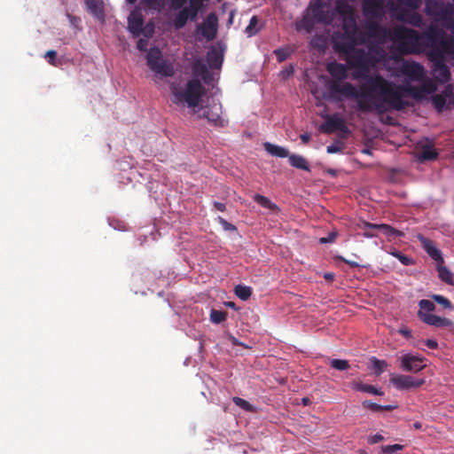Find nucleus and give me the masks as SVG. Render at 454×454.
Returning a JSON list of instances; mask_svg holds the SVG:
<instances>
[{
    "label": "nucleus",
    "instance_id": "f257e3e1",
    "mask_svg": "<svg viewBox=\"0 0 454 454\" xmlns=\"http://www.w3.org/2000/svg\"><path fill=\"white\" fill-rule=\"evenodd\" d=\"M419 86H414L407 82L403 85H396L387 81V92H377L376 98L372 102L368 100H358L357 108L362 112H372L373 110L383 113L387 108L396 111L404 110L410 103L404 99L410 96L415 100H421L427 94H432L437 90L436 84L431 80L422 81Z\"/></svg>",
    "mask_w": 454,
    "mask_h": 454
},
{
    "label": "nucleus",
    "instance_id": "f03ea898",
    "mask_svg": "<svg viewBox=\"0 0 454 454\" xmlns=\"http://www.w3.org/2000/svg\"><path fill=\"white\" fill-rule=\"evenodd\" d=\"M344 55L348 66L356 69L352 73L353 78L364 81L360 85L362 98L359 100L372 102L376 98L377 92H387V80L379 74H370V69L374 61L369 52L363 48L355 47Z\"/></svg>",
    "mask_w": 454,
    "mask_h": 454
},
{
    "label": "nucleus",
    "instance_id": "7ed1b4c3",
    "mask_svg": "<svg viewBox=\"0 0 454 454\" xmlns=\"http://www.w3.org/2000/svg\"><path fill=\"white\" fill-rule=\"evenodd\" d=\"M171 102L180 107L195 109L200 106L206 90L197 78L189 80L184 86L173 82L169 84Z\"/></svg>",
    "mask_w": 454,
    "mask_h": 454
},
{
    "label": "nucleus",
    "instance_id": "20e7f679",
    "mask_svg": "<svg viewBox=\"0 0 454 454\" xmlns=\"http://www.w3.org/2000/svg\"><path fill=\"white\" fill-rule=\"evenodd\" d=\"M326 69L332 76V81L328 84L331 98L335 101L340 100V96L355 98L357 101L362 98L360 88L357 90L350 82H342L348 78V68L345 65L334 61L329 63Z\"/></svg>",
    "mask_w": 454,
    "mask_h": 454
},
{
    "label": "nucleus",
    "instance_id": "39448f33",
    "mask_svg": "<svg viewBox=\"0 0 454 454\" xmlns=\"http://www.w3.org/2000/svg\"><path fill=\"white\" fill-rule=\"evenodd\" d=\"M396 51L403 55L419 53L422 51L421 34L405 27H398L393 33Z\"/></svg>",
    "mask_w": 454,
    "mask_h": 454
},
{
    "label": "nucleus",
    "instance_id": "423d86ee",
    "mask_svg": "<svg viewBox=\"0 0 454 454\" xmlns=\"http://www.w3.org/2000/svg\"><path fill=\"white\" fill-rule=\"evenodd\" d=\"M422 50L431 48V56L437 55L438 51H450V43L446 40L445 32L437 26L431 25L421 34Z\"/></svg>",
    "mask_w": 454,
    "mask_h": 454
},
{
    "label": "nucleus",
    "instance_id": "0eeeda50",
    "mask_svg": "<svg viewBox=\"0 0 454 454\" xmlns=\"http://www.w3.org/2000/svg\"><path fill=\"white\" fill-rule=\"evenodd\" d=\"M146 63L151 71L160 79L174 76L176 70L174 64L168 59H164L161 51L158 47H152L146 55Z\"/></svg>",
    "mask_w": 454,
    "mask_h": 454
},
{
    "label": "nucleus",
    "instance_id": "6e6552de",
    "mask_svg": "<svg viewBox=\"0 0 454 454\" xmlns=\"http://www.w3.org/2000/svg\"><path fill=\"white\" fill-rule=\"evenodd\" d=\"M142 11V6L136 5L130 12L127 19L128 30L134 37H137L143 34L145 37L149 38L153 34L154 26L152 23H148L145 26V19Z\"/></svg>",
    "mask_w": 454,
    "mask_h": 454
},
{
    "label": "nucleus",
    "instance_id": "1a4fd4ad",
    "mask_svg": "<svg viewBox=\"0 0 454 454\" xmlns=\"http://www.w3.org/2000/svg\"><path fill=\"white\" fill-rule=\"evenodd\" d=\"M364 41V37L342 32H336L333 35V48L340 54L350 51L356 44L363 43Z\"/></svg>",
    "mask_w": 454,
    "mask_h": 454
},
{
    "label": "nucleus",
    "instance_id": "9d476101",
    "mask_svg": "<svg viewBox=\"0 0 454 454\" xmlns=\"http://www.w3.org/2000/svg\"><path fill=\"white\" fill-rule=\"evenodd\" d=\"M398 73L408 82H422L426 78L424 67L413 60L403 59L398 67Z\"/></svg>",
    "mask_w": 454,
    "mask_h": 454
},
{
    "label": "nucleus",
    "instance_id": "9b49d317",
    "mask_svg": "<svg viewBox=\"0 0 454 454\" xmlns=\"http://www.w3.org/2000/svg\"><path fill=\"white\" fill-rule=\"evenodd\" d=\"M325 121L322 123L318 128L320 132L325 134H332L337 130L344 133L349 132L345 120L338 114H327L325 116Z\"/></svg>",
    "mask_w": 454,
    "mask_h": 454
},
{
    "label": "nucleus",
    "instance_id": "f8f14e48",
    "mask_svg": "<svg viewBox=\"0 0 454 454\" xmlns=\"http://www.w3.org/2000/svg\"><path fill=\"white\" fill-rule=\"evenodd\" d=\"M431 57L434 59L432 67V74L434 80L440 83L448 82L450 79V72L443 60L442 52L438 51L437 55Z\"/></svg>",
    "mask_w": 454,
    "mask_h": 454
},
{
    "label": "nucleus",
    "instance_id": "ddd939ff",
    "mask_svg": "<svg viewBox=\"0 0 454 454\" xmlns=\"http://www.w3.org/2000/svg\"><path fill=\"white\" fill-rule=\"evenodd\" d=\"M425 360L424 356L406 353L400 357V368L404 372L416 373L426 367Z\"/></svg>",
    "mask_w": 454,
    "mask_h": 454
},
{
    "label": "nucleus",
    "instance_id": "4468645a",
    "mask_svg": "<svg viewBox=\"0 0 454 454\" xmlns=\"http://www.w3.org/2000/svg\"><path fill=\"white\" fill-rule=\"evenodd\" d=\"M338 12L343 15L342 19V33L351 34L357 36L364 37L362 32L359 30L358 26L356 24V18L349 9L348 6H344L343 8L338 7Z\"/></svg>",
    "mask_w": 454,
    "mask_h": 454
},
{
    "label": "nucleus",
    "instance_id": "2eb2a0df",
    "mask_svg": "<svg viewBox=\"0 0 454 454\" xmlns=\"http://www.w3.org/2000/svg\"><path fill=\"white\" fill-rule=\"evenodd\" d=\"M393 385L400 390H408L411 388H417L425 383V379H416L410 375H396L391 378Z\"/></svg>",
    "mask_w": 454,
    "mask_h": 454
},
{
    "label": "nucleus",
    "instance_id": "dca6fc26",
    "mask_svg": "<svg viewBox=\"0 0 454 454\" xmlns=\"http://www.w3.org/2000/svg\"><path fill=\"white\" fill-rule=\"evenodd\" d=\"M418 317L425 324L436 327H450L454 325V323L449 318L442 317L431 313H426L421 310L418 311Z\"/></svg>",
    "mask_w": 454,
    "mask_h": 454
},
{
    "label": "nucleus",
    "instance_id": "f3484780",
    "mask_svg": "<svg viewBox=\"0 0 454 454\" xmlns=\"http://www.w3.org/2000/svg\"><path fill=\"white\" fill-rule=\"evenodd\" d=\"M397 19L417 27H421L424 25L423 17L414 10L402 9Z\"/></svg>",
    "mask_w": 454,
    "mask_h": 454
},
{
    "label": "nucleus",
    "instance_id": "a211bd4d",
    "mask_svg": "<svg viewBox=\"0 0 454 454\" xmlns=\"http://www.w3.org/2000/svg\"><path fill=\"white\" fill-rule=\"evenodd\" d=\"M201 35L207 40H213L217 33V18L214 13L209 14L201 25Z\"/></svg>",
    "mask_w": 454,
    "mask_h": 454
},
{
    "label": "nucleus",
    "instance_id": "6ab92c4d",
    "mask_svg": "<svg viewBox=\"0 0 454 454\" xmlns=\"http://www.w3.org/2000/svg\"><path fill=\"white\" fill-rule=\"evenodd\" d=\"M362 8L366 17L376 19L381 14L382 4L378 0H364Z\"/></svg>",
    "mask_w": 454,
    "mask_h": 454
},
{
    "label": "nucleus",
    "instance_id": "aec40b11",
    "mask_svg": "<svg viewBox=\"0 0 454 454\" xmlns=\"http://www.w3.org/2000/svg\"><path fill=\"white\" fill-rule=\"evenodd\" d=\"M420 241L424 250L434 261H435L436 264L439 262H444L441 250L435 247L433 240L422 237L420 238Z\"/></svg>",
    "mask_w": 454,
    "mask_h": 454
},
{
    "label": "nucleus",
    "instance_id": "412c9836",
    "mask_svg": "<svg viewBox=\"0 0 454 454\" xmlns=\"http://www.w3.org/2000/svg\"><path fill=\"white\" fill-rule=\"evenodd\" d=\"M311 17L318 23H329L330 18L325 6L319 1L315 3L311 9Z\"/></svg>",
    "mask_w": 454,
    "mask_h": 454
},
{
    "label": "nucleus",
    "instance_id": "4be33fe9",
    "mask_svg": "<svg viewBox=\"0 0 454 454\" xmlns=\"http://www.w3.org/2000/svg\"><path fill=\"white\" fill-rule=\"evenodd\" d=\"M200 117L207 119V121L215 126L221 125V107L214 106L212 107H206Z\"/></svg>",
    "mask_w": 454,
    "mask_h": 454
},
{
    "label": "nucleus",
    "instance_id": "5701e85b",
    "mask_svg": "<svg viewBox=\"0 0 454 454\" xmlns=\"http://www.w3.org/2000/svg\"><path fill=\"white\" fill-rule=\"evenodd\" d=\"M207 61L211 68H220L223 61L222 51L215 47H211L207 53Z\"/></svg>",
    "mask_w": 454,
    "mask_h": 454
},
{
    "label": "nucleus",
    "instance_id": "b1692460",
    "mask_svg": "<svg viewBox=\"0 0 454 454\" xmlns=\"http://www.w3.org/2000/svg\"><path fill=\"white\" fill-rule=\"evenodd\" d=\"M87 11L97 19H103L104 2L103 0H84Z\"/></svg>",
    "mask_w": 454,
    "mask_h": 454
},
{
    "label": "nucleus",
    "instance_id": "393cba45",
    "mask_svg": "<svg viewBox=\"0 0 454 454\" xmlns=\"http://www.w3.org/2000/svg\"><path fill=\"white\" fill-rule=\"evenodd\" d=\"M365 225L370 229L380 231L387 237H401L403 235L402 231L395 230L388 224H376L367 223Z\"/></svg>",
    "mask_w": 454,
    "mask_h": 454
},
{
    "label": "nucleus",
    "instance_id": "a878e982",
    "mask_svg": "<svg viewBox=\"0 0 454 454\" xmlns=\"http://www.w3.org/2000/svg\"><path fill=\"white\" fill-rule=\"evenodd\" d=\"M138 6H142V10L153 11L157 12H162L166 7L165 0H141Z\"/></svg>",
    "mask_w": 454,
    "mask_h": 454
},
{
    "label": "nucleus",
    "instance_id": "bb28decb",
    "mask_svg": "<svg viewBox=\"0 0 454 454\" xmlns=\"http://www.w3.org/2000/svg\"><path fill=\"white\" fill-rule=\"evenodd\" d=\"M443 263L439 262L436 264L438 278L447 285H454L453 273Z\"/></svg>",
    "mask_w": 454,
    "mask_h": 454
},
{
    "label": "nucleus",
    "instance_id": "cd10ccee",
    "mask_svg": "<svg viewBox=\"0 0 454 454\" xmlns=\"http://www.w3.org/2000/svg\"><path fill=\"white\" fill-rule=\"evenodd\" d=\"M264 148L266 152L272 156L286 158L289 157L290 155L289 151L286 148L270 144L269 142L264 143Z\"/></svg>",
    "mask_w": 454,
    "mask_h": 454
},
{
    "label": "nucleus",
    "instance_id": "c85d7f7f",
    "mask_svg": "<svg viewBox=\"0 0 454 454\" xmlns=\"http://www.w3.org/2000/svg\"><path fill=\"white\" fill-rule=\"evenodd\" d=\"M350 386H351V388L356 391L366 392V393H370V394H372L375 395H383V392L377 389L374 386L369 385V384H364L362 381H353L350 384Z\"/></svg>",
    "mask_w": 454,
    "mask_h": 454
},
{
    "label": "nucleus",
    "instance_id": "c756f323",
    "mask_svg": "<svg viewBox=\"0 0 454 454\" xmlns=\"http://www.w3.org/2000/svg\"><path fill=\"white\" fill-rule=\"evenodd\" d=\"M288 160L290 165L294 168L306 171L310 170L307 160L301 155L290 154L288 157Z\"/></svg>",
    "mask_w": 454,
    "mask_h": 454
},
{
    "label": "nucleus",
    "instance_id": "7c9ffc66",
    "mask_svg": "<svg viewBox=\"0 0 454 454\" xmlns=\"http://www.w3.org/2000/svg\"><path fill=\"white\" fill-rule=\"evenodd\" d=\"M365 28L368 35L371 37H380L384 36L386 34L385 28H383L376 21H368L366 23Z\"/></svg>",
    "mask_w": 454,
    "mask_h": 454
},
{
    "label": "nucleus",
    "instance_id": "2f4dec72",
    "mask_svg": "<svg viewBox=\"0 0 454 454\" xmlns=\"http://www.w3.org/2000/svg\"><path fill=\"white\" fill-rule=\"evenodd\" d=\"M316 20L311 16H304L300 21L296 23V29L298 31H305L308 34H310L316 24Z\"/></svg>",
    "mask_w": 454,
    "mask_h": 454
},
{
    "label": "nucleus",
    "instance_id": "473e14b6",
    "mask_svg": "<svg viewBox=\"0 0 454 454\" xmlns=\"http://www.w3.org/2000/svg\"><path fill=\"white\" fill-rule=\"evenodd\" d=\"M189 19L192 20V15L184 8H182L173 20L174 27L176 29L184 27Z\"/></svg>",
    "mask_w": 454,
    "mask_h": 454
},
{
    "label": "nucleus",
    "instance_id": "72a5a7b5",
    "mask_svg": "<svg viewBox=\"0 0 454 454\" xmlns=\"http://www.w3.org/2000/svg\"><path fill=\"white\" fill-rule=\"evenodd\" d=\"M454 13V7L450 4H447L440 9L439 13L435 17V20L437 21H448L451 20V17Z\"/></svg>",
    "mask_w": 454,
    "mask_h": 454
},
{
    "label": "nucleus",
    "instance_id": "f704fd0d",
    "mask_svg": "<svg viewBox=\"0 0 454 454\" xmlns=\"http://www.w3.org/2000/svg\"><path fill=\"white\" fill-rule=\"evenodd\" d=\"M443 5L444 3L441 0H427V13L435 18Z\"/></svg>",
    "mask_w": 454,
    "mask_h": 454
},
{
    "label": "nucleus",
    "instance_id": "c9c22d12",
    "mask_svg": "<svg viewBox=\"0 0 454 454\" xmlns=\"http://www.w3.org/2000/svg\"><path fill=\"white\" fill-rule=\"evenodd\" d=\"M437 152L431 145H424L419 153L420 160H432L437 158Z\"/></svg>",
    "mask_w": 454,
    "mask_h": 454
},
{
    "label": "nucleus",
    "instance_id": "e433bc0d",
    "mask_svg": "<svg viewBox=\"0 0 454 454\" xmlns=\"http://www.w3.org/2000/svg\"><path fill=\"white\" fill-rule=\"evenodd\" d=\"M204 0H189V5L184 9L192 15V20H195L199 11L203 6Z\"/></svg>",
    "mask_w": 454,
    "mask_h": 454
},
{
    "label": "nucleus",
    "instance_id": "4c0bfd02",
    "mask_svg": "<svg viewBox=\"0 0 454 454\" xmlns=\"http://www.w3.org/2000/svg\"><path fill=\"white\" fill-rule=\"evenodd\" d=\"M254 200L264 208H268L271 211L278 209L277 205L271 202L267 197L261 194H255Z\"/></svg>",
    "mask_w": 454,
    "mask_h": 454
},
{
    "label": "nucleus",
    "instance_id": "58836bf2",
    "mask_svg": "<svg viewBox=\"0 0 454 454\" xmlns=\"http://www.w3.org/2000/svg\"><path fill=\"white\" fill-rule=\"evenodd\" d=\"M235 294L242 301H247L252 295V289L249 286L238 285L234 288Z\"/></svg>",
    "mask_w": 454,
    "mask_h": 454
},
{
    "label": "nucleus",
    "instance_id": "ea45409f",
    "mask_svg": "<svg viewBox=\"0 0 454 454\" xmlns=\"http://www.w3.org/2000/svg\"><path fill=\"white\" fill-rule=\"evenodd\" d=\"M192 72L194 74L201 76L202 74L209 75V70L205 63L197 59L192 64Z\"/></svg>",
    "mask_w": 454,
    "mask_h": 454
},
{
    "label": "nucleus",
    "instance_id": "a19ab883",
    "mask_svg": "<svg viewBox=\"0 0 454 454\" xmlns=\"http://www.w3.org/2000/svg\"><path fill=\"white\" fill-rule=\"evenodd\" d=\"M329 364L332 368L338 371H347L350 368L348 361L343 359H330Z\"/></svg>",
    "mask_w": 454,
    "mask_h": 454
},
{
    "label": "nucleus",
    "instance_id": "79ce46f5",
    "mask_svg": "<svg viewBox=\"0 0 454 454\" xmlns=\"http://www.w3.org/2000/svg\"><path fill=\"white\" fill-rule=\"evenodd\" d=\"M258 23L259 19L257 18V16H253L250 19L249 24L245 30L249 37L255 35L259 32Z\"/></svg>",
    "mask_w": 454,
    "mask_h": 454
},
{
    "label": "nucleus",
    "instance_id": "37998d69",
    "mask_svg": "<svg viewBox=\"0 0 454 454\" xmlns=\"http://www.w3.org/2000/svg\"><path fill=\"white\" fill-rule=\"evenodd\" d=\"M227 312L223 310L212 309L210 312V320L215 324H220L226 320Z\"/></svg>",
    "mask_w": 454,
    "mask_h": 454
},
{
    "label": "nucleus",
    "instance_id": "c03bdc74",
    "mask_svg": "<svg viewBox=\"0 0 454 454\" xmlns=\"http://www.w3.org/2000/svg\"><path fill=\"white\" fill-rule=\"evenodd\" d=\"M292 53V50L288 47L278 48L274 51V54L278 62L286 60Z\"/></svg>",
    "mask_w": 454,
    "mask_h": 454
},
{
    "label": "nucleus",
    "instance_id": "a18cd8bd",
    "mask_svg": "<svg viewBox=\"0 0 454 454\" xmlns=\"http://www.w3.org/2000/svg\"><path fill=\"white\" fill-rule=\"evenodd\" d=\"M232 402L237 406H239V408L243 409L246 411H254V406L251 403H249L247 400H245L241 397L234 396L232 398Z\"/></svg>",
    "mask_w": 454,
    "mask_h": 454
},
{
    "label": "nucleus",
    "instance_id": "49530a36",
    "mask_svg": "<svg viewBox=\"0 0 454 454\" xmlns=\"http://www.w3.org/2000/svg\"><path fill=\"white\" fill-rule=\"evenodd\" d=\"M371 361L377 375H380L387 367V364L384 360H379L376 357H372Z\"/></svg>",
    "mask_w": 454,
    "mask_h": 454
},
{
    "label": "nucleus",
    "instance_id": "de8ad7c7",
    "mask_svg": "<svg viewBox=\"0 0 454 454\" xmlns=\"http://www.w3.org/2000/svg\"><path fill=\"white\" fill-rule=\"evenodd\" d=\"M432 102L438 112L442 111L446 104V98L443 95L436 94L433 96Z\"/></svg>",
    "mask_w": 454,
    "mask_h": 454
},
{
    "label": "nucleus",
    "instance_id": "09e8293b",
    "mask_svg": "<svg viewBox=\"0 0 454 454\" xmlns=\"http://www.w3.org/2000/svg\"><path fill=\"white\" fill-rule=\"evenodd\" d=\"M432 299L444 309H451L452 308V304L450 301V300L448 298L444 297L443 295L433 294Z\"/></svg>",
    "mask_w": 454,
    "mask_h": 454
},
{
    "label": "nucleus",
    "instance_id": "8fccbe9b",
    "mask_svg": "<svg viewBox=\"0 0 454 454\" xmlns=\"http://www.w3.org/2000/svg\"><path fill=\"white\" fill-rule=\"evenodd\" d=\"M419 310L424 311L426 313L432 312L435 309V305L433 301L429 300H420L419 301Z\"/></svg>",
    "mask_w": 454,
    "mask_h": 454
},
{
    "label": "nucleus",
    "instance_id": "3c124183",
    "mask_svg": "<svg viewBox=\"0 0 454 454\" xmlns=\"http://www.w3.org/2000/svg\"><path fill=\"white\" fill-rule=\"evenodd\" d=\"M392 254L397 258L402 264H403L404 266H410V265H412L414 263V261L412 258L402 254L400 251H395L392 253Z\"/></svg>",
    "mask_w": 454,
    "mask_h": 454
},
{
    "label": "nucleus",
    "instance_id": "603ef678",
    "mask_svg": "<svg viewBox=\"0 0 454 454\" xmlns=\"http://www.w3.org/2000/svg\"><path fill=\"white\" fill-rule=\"evenodd\" d=\"M403 449V445L402 444H393V445H384L381 447V454H393L398 450H402Z\"/></svg>",
    "mask_w": 454,
    "mask_h": 454
},
{
    "label": "nucleus",
    "instance_id": "864d4df0",
    "mask_svg": "<svg viewBox=\"0 0 454 454\" xmlns=\"http://www.w3.org/2000/svg\"><path fill=\"white\" fill-rule=\"evenodd\" d=\"M401 5L411 8V10H416L420 6V0H396Z\"/></svg>",
    "mask_w": 454,
    "mask_h": 454
},
{
    "label": "nucleus",
    "instance_id": "5fc2aeb1",
    "mask_svg": "<svg viewBox=\"0 0 454 454\" xmlns=\"http://www.w3.org/2000/svg\"><path fill=\"white\" fill-rule=\"evenodd\" d=\"M362 405L364 409L370 410L373 412L381 411V405L375 403L372 401L366 400L362 403Z\"/></svg>",
    "mask_w": 454,
    "mask_h": 454
},
{
    "label": "nucleus",
    "instance_id": "6e6d98bb",
    "mask_svg": "<svg viewBox=\"0 0 454 454\" xmlns=\"http://www.w3.org/2000/svg\"><path fill=\"white\" fill-rule=\"evenodd\" d=\"M343 148H344V146H343L342 143L337 141L336 143L328 145L326 147V152L331 154L338 153H341L343 151Z\"/></svg>",
    "mask_w": 454,
    "mask_h": 454
},
{
    "label": "nucleus",
    "instance_id": "4d7b16f0",
    "mask_svg": "<svg viewBox=\"0 0 454 454\" xmlns=\"http://www.w3.org/2000/svg\"><path fill=\"white\" fill-rule=\"evenodd\" d=\"M56 57H57V51L54 50L48 51L44 55V58L47 59L49 64H51L52 66H56V64H55Z\"/></svg>",
    "mask_w": 454,
    "mask_h": 454
},
{
    "label": "nucleus",
    "instance_id": "13d9d810",
    "mask_svg": "<svg viewBox=\"0 0 454 454\" xmlns=\"http://www.w3.org/2000/svg\"><path fill=\"white\" fill-rule=\"evenodd\" d=\"M383 440H384L383 435H381L380 434H376L369 436L367 442L369 444H376L380 442H382Z\"/></svg>",
    "mask_w": 454,
    "mask_h": 454
},
{
    "label": "nucleus",
    "instance_id": "bf43d9fd",
    "mask_svg": "<svg viewBox=\"0 0 454 454\" xmlns=\"http://www.w3.org/2000/svg\"><path fill=\"white\" fill-rule=\"evenodd\" d=\"M147 45H148V40H147V37L146 38H140L138 39L137 43V50H139L140 51H146L147 49Z\"/></svg>",
    "mask_w": 454,
    "mask_h": 454
},
{
    "label": "nucleus",
    "instance_id": "052dcab7",
    "mask_svg": "<svg viewBox=\"0 0 454 454\" xmlns=\"http://www.w3.org/2000/svg\"><path fill=\"white\" fill-rule=\"evenodd\" d=\"M187 0H171V8L173 10H179L186 4Z\"/></svg>",
    "mask_w": 454,
    "mask_h": 454
},
{
    "label": "nucleus",
    "instance_id": "680f3d73",
    "mask_svg": "<svg viewBox=\"0 0 454 454\" xmlns=\"http://www.w3.org/2000/svg\"><path fill=\"white\" fill-rule=\"evenodd\" d=\"M398 333L404 338L409 339L411 337V331L407 326H402L398 329Z\"/></svg>",
    "mask_w": 454,
    "mask_h": 454
},
{
    "label": "nucleus",
    "instance_id": "e2e57ef3",
    "mask_svg": "<svg viewBox=\"0 0 454 454\" xmlns=\"http://www.w3.org/2000/svg\"><path fill=\"white\" fill-rule=\"evenodd\" d=\"M336 237H337V233L332 232L328 235L327 238H321L320 242L323 244L328 243V242H333L335 240Z\"/></svg>",
    "mask_w": 454,
    "mask_h": 454
},
{
    "label": "nucleus",
    "instance_id": "0e129e2a",
    "mask_svg": "<svg viewBox=\"0 0 454 454\" xmlns=\"http://www.w3.org/2000/svg\"><path fill=\"white\" fill-rule=\"evenodd\" d=\"M338 259L344 262L345 263L349 265L351 268H358L361 266L358 262H356L355 261H351V260H347L342 256H339Z\"/></svg>",
    "mask_w": 454,
    "mask_h": 454
},
{
    "label": "nucleus",
    "instance_id": "69168bd1",
    "mask_svg": "<svg viewBox=\"0 0 454 454\" xmlns=\"http://www.w3.org/2000/svg\"><path fill=\"white\" fill-rule=\"evenodd\" d=\"M425 344H426V346H427V348H431V349H435V348H438V343H437V341H436V340H430V339H429V340H427L425 341Z\"/></svg>",
    "mask_w": 454,
    "mask_h": 454
},
{
    "label": "nucleus",
    "instance_id": "338daca9",
    "mask_svg": "<svg viewBox=\"0 0 454 454\" xmlns=\"http://www.w3.org/2000/svg\"><path fill=\"white\" fill-rule=\"evenodd\" d=\"M218 219H219L220 223H222V224L225 227V229H228V230H234V229H235V226H234V225H232V224L229 223H228L226 220H224L223 218L219 217Z\"/></svg>",
    "mask_w": 454,
    "mask_h": 454
},
{
    "label": "nucleus",
    "instance_id": "774afa93",
    "mask_svg": "<svg viewBox=\"0 0 454 454\" xmlns=\"http://www.w3.org/2000/svg\"><path fill=\"white\" fill-rule=\"evenodd\" d=\"M214 207H215L216 210L221 211V212H223L226 209L225 204H223L222 202L215 201L214 203Z\"/></svg>",
    "mask_w": 454,
    "mask_h": 454
}]
</instances>
